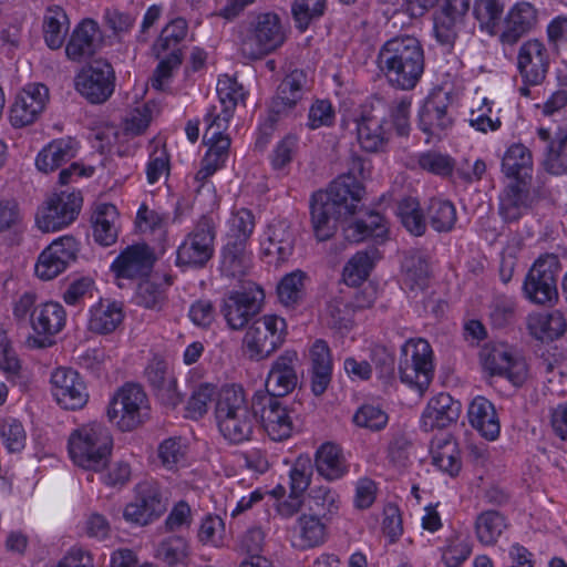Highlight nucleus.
<instances>
[{"label": "nucleus", "instance_id": "obj_1", "mask_svg": "<svg viewBox=\"0 0 567 567\" xmlns=\"http://www.w3.org/2000/svg\"><path fill=\"white\" fill-rule=\"evenodd\" d=\"M367 163L360 157L351 161L348 173L338 176L326 190L313 194L311 199V223L319 241L329 239L336 231L337 220L352 215L364 196L359 181L365 177Z\"/></svg>", "mask_w": 567, "mask_h": 567}, {"label": "nucleus", "instance_id": "obj_2", "mask_svg": "<svg viewBox=\"0 0 567 567\" xmlns=\"http://www.w3.org/2000/svg\"><path fill=\"white\" fill-rule=\"evenodd\" d=\"M377 64L392 86L413 90L424 73L423 47L415 37L391 38L380 48Z\"/></svg>", "mask_w": 567, "mask_h": 567}, {"label": "nucleus", "instance_id": "obj_3", "mask_svg": "<svg viewBox=\"0 0 567 567\" xmlns=\"http://www.w3.org/2000/svg\"><path fill=\"white\" fill-rule=\"evenodd\" d=\"M257 411L246 399L241 385L228 384L218 391L215 404L217 427L225 440L233 444L249 441L254 433Z\"/></svg>", "mask_w": 567, "mask_h": 567}, {"label": "nucleus", "instance_id": "obj_4", "mask_svg": "<svg viewBox=\"0 0 567 567\" xmlns=\"http://www.w3.org/2000/svg\"><path fill=\"white\" fill-rule=\"evenodd\" d=\"M112 446L110 431L97 422L75 429L68 441L71 460L78 466L90 471H101L106 465Z\"/></svg>", "mask_w": 567, "mask_h": 567}, {"label": "nucleus", "instance_id": "obj_5", "mask_svg": "<svg viewBox=\"0 0 567 567\" xmlns=\"http://www.w3.org/2000/svg\"><path fill=\"white\" fill-rule=\"evenodd\" d=\"M286 337V320L277 315H264L248 327L243 339V349L250 360L261 361L276 352Z\"/></svg>", "mask_w": 567, "mask_h": 567}, {"label": "nucleus", "instance_id": "obj_6", "mask_svg": "<svg viewBox=\"0 0 567 567\" xmlns=\"http://www.w3.org/2000/svg\"><path fill=\"white\" fill-rule=\"evenodd\" d=\"M400 379L411 388L424 393L434 377L433 350L422 338L409 339L401 347Z\"/></svg>", "mask_w": 567, "mask_h": 567}, {"label": "nucleus", "instance_id": "obj_7", "mask_svg": "<svg viewBox=\"0 0 567 567\" xmlns=\"http://www.w3.org/2000/svg\"><path fill=\"white\" fill-rule=\"evenodd\" d=\"M480 363L485 373L508 380L513 385H522L528 377L525 358L509 344L487 342L478 352Z\"/></svg>", "mask_w": 567, "mask_h": 567}, {"label": "nucleus", "instance_id": "obj_8", "mask_svg": "<svg viewBox=\"0 0 567 567\" xmlns=\"http://www.w3.org/2000/svg\"><path fill=\"white\" fill-rule=\"evenodd\" d=\"M150 405L141 385L125 383L112 396L107 406V417L122 431H132L148 416Z\"/></svg>", "mask_w": 567, "mask_h": 567}, {"label": "nucleus", "instance_id": "obj_9", "mask_svg": "<svg viewBox=\"0 0 567 567\" xmlns=\"http://www.w3.org/2000/svg\"><path fill=\"white\" fill-rule=\"evenodd\" d=\"M284 42L279 18L275 13H260L245 28L240 49L249 59H258L276 50Z\"/></svg>", "mask_w": 567, "mask_h": 567}, {"label": "nucleus", "instance_id": "obj_10", "mask_svg": "<svg viewBox=\"0 0 567 567\" xmlns=\"http://www.w3.org/2000/svg\"><path fill=\"white\" fill-rule=\"evenodd\" d=\"M167 509V498L156 481L140 482L134 488V498L126 504L123 517L127 523L147 526L157 520Z\"/></svg>", "mask_w": 567, "mask_h": 567}, {"label": "nucleus", "instance_id": "obj_11", "mask_svg": "<svg viewBox=\"0 0 567 567\" xmlns=\"http://www.w3.org/2000/svg\"><path fill=\"white\" fill-rule=\"evenodd\" d=\"M83 197L80 190L52 194L37 214V226L44 233L55 231L72 224L80 214Z\"/></svg>", "mask_w": 567, "mask_h": 567}, {"label": "nucleus", "instance_id": "obj_12", "mask_svg": "<svg viewBox=\"0 0 567 567\" xmlns=\"http://www.w3.org/2000/svg\"><path fill=\"white\" fill-rule=\"evenodd\" d=\"M560 271L559 259L555 254L542 255L528 271L524 281L525 297L539 305L557 298V277Z\"/></svg>", "mask_w": 567, "mask_h": 567}, {"label": "nucleus", "instance_id": "obj_13", "mask_svg": "<svg viewBox=\"0 0 567 567\" xmlns=\"http://www.w3.org/2000/svg\"><path fill=\"white\" fill-rule=\"evenodd\" d=\"M115 87L113 66L102 59L93 60L75 76V89L93 104L104 103Z\"/></svg>", "mask_w": 567, "mask_h": 567}, {"label": "nucleus", "instance_id": "obj_14", "mask_svg": "<svg viewBox=\"0 0 567 567\" xmlns=\"http://www.w3.org/2000/svg\"><path fill=\"white\" fill-rule=\"evenodd\" d=\"M252 405L268 436L276 442L289 439L293 431L290 412L282 404L280 398L268 392L256 391L252 395Z\"/></svg>", "mask_w": 567, "mask_h": 567}, {"label": "nucleus", "instance_id": "obj_15", "mask_svg": "<svg viewBox=\"0 0 567 567\" xmlns=\"http://www.w3.org/2000/svg\"><path fill=\"white\" fill-rule=\"evenodd\" d=\"M262 300V289L250 281L246 282L240 290L230 291L221 307V313L229 328L243 329L259 312Z\"/></svg>", "mask_w": 567, "mask_h": 567}, {"label": "nucleus", "instance_id": "obj_16", "mask_svg": "<svg viewBox=\"0 0 567 567\" xmlns=\"http://www.w3.org/2000/svg\"><path fill=\"white\" fill-rule=\"evenodd\" d=\"M65 322L66 312L61 303L47 301L38 305L30 315L34 336L28 338V344L37 349L51 347L53 337L63 330Z\"/></svg>", "mask_w": 567, "mask_h": 567}, {"label": "nucleus", "instance_id": "obj_17", "mask_svg": "<svg viewBox=\"0 0 567 567\" xmlns=\"http://www.w3.org/2000/svg\"><path fill=\"white\" fill-rule=\"evenodd\" d=\"M300 367L298 352L293 349L285 350L272 361L266 377V389L261 391L277 398L288 395L298 385Z\"/></svg>", "mask_w": 567, "mask_h": 567}, {"label": "nucleus", "instance_id": "obj_18", "mask_svg": "<svg viewBox=\"0 0 567 567\" xmlns=\"http://www.w3.org/2000/svg\"><path fill=\"white\" fill-rule=\"evenodd\" d=\"M52 395L65 410L82 409L89 400V392L83 378L70 368H58L51 374Z\"/></svg>", "mask_w": 567, "mask_h": 567}, {"label": "nucleus", "instance_id": "obj_19", "mask_svg": "<svg viewBox=\"0 0 567 567\" xmlns=\"http://www.w3.org/2000/svg\"><path fill=\"white\" fill-rule=\"evenodd\" d=\"M549 69V52L538 39L523 42L517 52V70L524 84L539 85Z\"/></svg>", "mask_w": 567, "mask_h": 567}, {"label": "nucleus", "instance_id": "obj_20", "mask_svg": "<svg viewBox=\"0 0 567 567\" xmlns=\"http://www.w3.org/2000/svg\"><path fill=\"white\" fill-rule=\"evenodd\" d=\"M451 94L442 89L432 91L419 112L420 128L430 136L440 137L452 126Z\"/></svg>", "mask_w": 567, "mask_h": 567}, {"label": "nucleus", "instance_id": "obj_21", "mask_svg": "<svg viewBox=\"0 0 567 567\" xmlns=\"http://www.w3.org/2000/svg\"><path fill=\"white\" fill-rule=\"evenodd\" d=\"M470 6L471 0H435L434 33L440 43L453 44Z\"/></svg>", "mask_w": 567, "mask_h": 567}, {"label": "nucleus", "instance_id": "obj_22", "mask_svg": "<svg viewBox=\"0 0 567 567\" xmlns=\"http://www.w3.org/2000/svg\"><path fill=\"white\" fill-rule=\"evenodd\" d=\"M49 100V91L45 85L28 84L18 93L10 110V122L16 127L32 124L43 112Z\"/></svg>", "mask_w": 567, "mask_h": 567}, {"label": "nucleus", "instance_id": "obj_23", "mask_svg": "<svg viewBox=\"0 0 567 567\" xmlns=\"http://www.w3.org/2000/svg\"><path fill=\"white\" fill-rule=\"evenodd\" d=\"M157 256L153 250H122L111 264L117 286L123 287L122 279L135 280L148 277L153 270Z\"/></svg>", "mask_w": 567, "mask_h": 567}, {"label": "nucleus", "instance_id": "obj_24", "mask_svg": "<svg viewBox=\"0 0 567 567\" xmlns=\"http://www.w3.org/2000/svg\"><path fill=\"white\" fill-rule=\"evenodd\" d=\"M462 405L449 393L433 396L422 412L420 425L425 432L445 429L455 423L461 414Z\"/></svg>", "mask_w": 567, "mask_h": 567}, {"label": "nucleus", "instance_id": "obj_25", "mask_svg": "<svg viewBox=\"0 0 567 567\" xmlns=\"http://www.w3.org/2000/svg\"><path fill=\"white\" fill-rule=\"evenodd\" d=\"M537 10L532 3L527 1L515 3L505 16L499 41L506 45L515 44L537 24Z\"/></svg>", "mask_w": 567, "mask_h": 567}, {"label": "nucleus", "instance_id": "obj_26", "mask_svg": "<svg viewBox=\"0 0 567 567\" xmlns=\"http://www.w3.org/2000/svg\"><path fill=\"white\" fill-rule=\"evenodd\" d=\"M530 205V183L509 182L499 196V214L505 221L518 220Z\"/></svg>", "mask_w": 567, "mask_h": 567}, {"label": "nucleus", "instance_id": "obj_27", "mask_svg": "<svg viewBox=\"0 0 567 567\" xmlns=\"http://www.w3.org/2000/svg\"><path fill=\"white\" fill-rule=\"evenodd\" d=\"M468 421L484 439L494 441L499 436L501 423L494 404L484 396H476L468 406Z\"/></svg>", "mask_w": 567, "mask_h": 567}, {"label": "nucleus", "instance_id": "obj_28", "mask_svg": "<svg viewBox=\"0 0 567 567\" xmlns=\"http://www.w3.org/2000/svg\"><path fill=\"white\" fill-rule=\"evenodd\" d=\"M389 229L384 218L375 213H370L363 219L350 221L343 227V236L350 244H360L372 240L382 245Z\"/></svg>", "mask_w": 567, "mask_h": 567}, {"label": "nucleus", "instance_id": "obj_29", "mask_svg": "<svg viewBox=\"0 0 567 567\" xmlns=\"http://www.w3.org/2000/svg\"><path fill=\"white\" fill-rule=\"evenodd\" d=\"M79 144L74 138H56L45 145L35 157V166L40 172L51 173L64 163L74 158Z\"/></svg>", "mask_w": 567, "mask_h": 567}, {"label": "nucleus", "instance_id": "obj_30", "mask_svg": "<svg viewBox=\"0 0 567 567\" xmlns=\"http://www.w3.org/2000/svg\"><path fill=\"white\" fill-rule=\"evenodd\" d=\"M315 466L318 474L328 481L340 480L349 472V463L342 449L331 442L318 447L315 454Z\"/></svg>", "mask_w": 567, "mask_h": 567}, {"label": "nucleus", "instance_id": "obj_31", "mask_svg": "<svg viewBox=\"0 0 567 567\" xmlns=\"http://www.w3.org/2000/svg\"><path fill=\"white\" fill-rule=\"evenodd\" d=\"M527 329L536 340L550 342L565 333L567 323L565 317L558 310L533 312L527 317Z\"/></svg>", "mask_w": 567, "mask_h": 567}, {"label": "nucleus", "instance_id": "obj_32", "mask_svg": "<svg viewBox=\"0 0 567 567\" xmlns=\"http://www.w3.org/2000/svg\"><path fill=\"white\" fill-rule=\"evenodd\" d=\"M118 212L115 205L109 203L97 204L93 210L91 223L93 237L101 246H112L118 236Z\"/></svg>", "mask_w": 567, "mask_h": 567}, {"label": "nucleus", "instance_id": "obj_33", "mask_svg": "<svg viewBox=\"0 0 567 567\" xmlns=\"http://www.w3.org/2000/svg\"><path fill=\"white\" fill-rule=\"evenodd\" d=\"M502 171L509 182L530 183L533 157L529 150L519 143L511 145L503 156Z\"/></svg>", "mask_w": 567, "mask_h": 567}, {"label": "nucleus", "instance_id": "obj_34", "mask_svg": "<svg viewBox=\"0 0 567 567\" xmlns=\"http://www.w3.org/2000/svg\"><path fill=\"white\" fill-rule=\"evenodd\" d=\"M303 83L305 75L299 71L291 72L282 80L270 109L271 113L276 115V117H271L272 122L277 121V117L280 115L291 111L302 99Z\"/></svg>", "mask_w": 567, "mask_h": 567}, {"label": "nucleus", "instance_id": "obj_35", "mask_svg": "<svg viewBox=\"0 0 567 567\" xmlns=\"http://www.w3.org/2000/svg\"><path fill=\"white\" fill-rule=\"evenodd\" d=\"M256 225L255 216L250 209L234 208L226 221L225 248H239L249 244Z\"/></svg>", "mask_w": 567, "mask_h": 567}, {"label": "nucleus", "instance_id": "obj_36", "mask_svg": "<svg viewBox=\"0 0 567 567\" xmlns=\"http://www.w3.org/2000/svg\"><path fill=\"white\" fill-rule=\"evenodd\" d=\"M99 31V24L92 19H84L80 22L65 47L68 59L79 62L93 54Z\"/></svg>", "mask_w": 567, "mask_h": 567}, {"label": "nucleus", "instance_id": "obj_37", "mask_svg": "<svg viewBox=\"0 0 567 567\" xmlns=\"http://www.w3.org/2000/svg\"><path fill=\"white\" fill-rule=\"evenodd\" d=\"M385 118L364 115L357 123V138L367 152L382 151L389 140V130L384 127Z\"/></svg>", "mask_w": 567, "mask_h": 567}, {"label": "nucleus", "instance_id": "obj_38", "mask_svg": "<svg viewBox=\"0 0 567 567\" xmlns=\"http://www.w3.org/2000/svg\"><path fill=\"white\" fill-rule=\"evenodd\" d=\"M207 140V152L205 153L200 168L195 175V181L203 186L204 182L226 165L229 157L230 138L214 137Z\"/></svg>", "mask_w": 567, "mask_h": 567}, {"label": "nucleus", "instance_id": "obj_39", "mask_svg": "<svg viewBox=\"0 0 567 567\" xmlns=\"http://www.w3.org/2000/svg\"><path fill=\"white\" fill-rule=\"evenodd\" d=\"M173 285V277L165 275L163 282L155 279L142 280L136 288V305L153 311H162L167 303V289Z\"/></svg>", "mask_w": 567, "mask_h": 567}, {"label": "nucleus", "instance_id": "obj_40", "mask_svg": "<svg viewBox=\"0 0 567 567\" xmlns=\"http://www.w3.org/2000/svg\"><path fill=\"white\" fill-rule=\"evenodd\" d=\"M123 317L122 308L116 302L100 301L90 309L89 329L99 334L111 333Z\"/></svg>", "mask_w": 567, "mask_h": 567}, {"label": "nucleus", "instance_id": "obj_41", "mask_svg": "<svg viewBox=\"0 0 567 567\" xmlns=\"http://www.w3.org/2000/svg\"><path fill=\"white\" fill-rule=\"evenodd\" d=\"M537 137L544 144V166L547 172L554 175H560L567 169V153L565 143L567 140H553L549 130L539 127Z\"/></svg>", "mask_w": 567, "mask_h": 567}, {"label": "nucleus", "instance_id": "obj_42", "mask_svg": "<svg viewBox=\"0 0 567 567\" xmlns=\"http://www.w3.org/2000/svg\"><path fill=\"white\" fill-rule=\"evenodd\" d=\"M403 284L410 290H423L430 279V265L419 250H408L402 261Z\"/></svg>", "mask_w": 567, "mask_h": 567}, {"label": "nucleus", "instance_id": "obj_43", "mask_svg": "<svg viewBox=\"0 0 567 567\" xmlns=\"http://www.w3.org/2000/svg\"><path fill=\"white\" fill-rule=\"evenodd\" d=\"M295 533L293 546L300 549L320 546L326 540V525L316 515H301Z\"/></svg>", "mask_w": 567, "mask_h": 567}, {"label": "nucleus", "instance_id": "obj_44", "mask_svg": "<svg viewBox=\"0 0 567 567\" xmlns=\"http://www.w3.org/2000/svg\"><path fill=\"white\" fill-rule=\"evenodd\" d=\"M75 258L74 250H42L35 262L34 272L41 280H52Z\"/></svg>", "mask_w": 567, "mask_h": 567}, {"label": "nucleus", "instance_id": "obj_45", "mask_svg": "<svg viewBox=\"0 0 567 567\" xmlns=\"http://www.w3.org/2000/svg\"><path fill=\"white\" fill-rule=\"evenodd\" d=\"M69 29L70 21L65 11L58 6L48 8L43 19V33L45 44L51 50L62 47Z\"/></svg>", "mask_w": 567, "mask_h": 567}, {"label": "nucleus", "instance_id": "obj_46", "mask_svg": "<svg viewBox=\"0 0 567 567\" xmlns=\"http://www.w3.org/2000/svg\"><path fill=\"white\" fill-rule=\"evenodd\" d=\"M148 159L145 164L146 181L150 185L166 179L171 172V157L165 144L159 138L150 142Z\"/></svg>", "mask_w": 567, "mask_h": 567}, {"label": "nucleus", "instance_id": "obj_47", "mask_svg": "<svg viewBox=\"0 0 567 567\" xmlns=\"http://www.w3.org/2000/svg\"><path fill=\"white\" fill-rule=\"evenodd\" d=\"M188 31L187 21L176 18L167 23L153 44V52L157 58L166 53H181L179 43L186 38Z\"/></svg>", "mask_w": 567, "mask_h": 567}, {"label": "nucleus", "instance_id": "obj_48", "mask_svg": "<svg viewBox=\"0 0 567 567\" xmlns=\"http://www.w3.org/2000/svg\"><path fill=\"white\" fill-rule=\"evenodd\" d=\"M378 252L379 250H358L343 269L344 282L357 286L364 281L374 267L375 260L380 258Z\"/></svg>", "mask_w": 567, "mask_h": 567}, {"label": "nucleus", "instance_id": "obj_49", "mask_svg": "<svg viewBox=\"0 0 567 567\" xmlns=\"http://www.w3.org/2000/svg\"><path fill=\"white\" fill-rule=\"evenodd\" d=\"M506 528L507 520L505 516L497 511L483 512L476 518V536L484 545L495 544Z\"/></svg>", "mask_w": 567, "mask_h": 567}, {"label": "nucleus", "instance_id": "obj_50", "mask_svg": "<svg viewBox=\"0 0 567 567\" xmlns=\"http://www.w3.org/2000/svg\"><path fill=\"white\" fill-rule=\"evenodd\" d=\"M504 11L503 0H475L473 13L482 31L499 35V21Z\"/></svg>", "mask_w": 567, "mask_h": 567}, {"label": "nucleus", "instance_id": "obj_51", "mask_svg": "<svg viewBox=\"0 0 567 567\" xmlns=\"http://www.w3.org/2000/svg\"><path fill=\"white\" fill-rule=\"evenodd\" d=\"M306 278V272L299 269L284 276L277 286V295L281 305L293 308L301 302L305 296Z\"/></svg>", "mask_w": 567, "mask_h": 567}, {"label": "nucleus", "instance_id": "obj_52", "mask_svg": "<svg viewBox=\"0 0 567 567\" xmlns=\"http://www.w3.org/2000/svg\"><path fill=\"white\" fill-rule=\"evenodd\" d=\"M432 463L443 473L455 476L461 470V457L457 444L452 440H444L442 444L432 449Z\"/></svg>", "mask_w": 567, "mask_h": 567}, {"label": "nucleus", "instance_id": "obj_53", "mask_svg": "<svg viewBox=\"0 0 567 567\" xmlns=\"http://www.w3.org/2000/svg\"><path fill=\"white\" fill-rule=\"evenodd\" d=\"M494 102L487 97H477L473 101L468 123L480 132L496 131L501 126L498 117H493Z\"/></svg>", "mask_w": 567, "mask_h": 567}, {"label": "nucleus", "instance_id": "obj_54", "mask_svg": "<svg viewBox=\"0 0 567 567\" xmlns=\"http://www.w3.org/2000/svg\"><path fill=\"white\" fill-rule=\"evenodd\" d=\"M396 215L410 234L414 236L424 234L426 224L416 199L411 197L402 199L398 205Z\"/></svg>", "mask_w": 567, "mask_h": 567}, {"label": "nucleus", "instance_id": "obj_55", "mask_svg": "<svg viewBox=\"0 0 567 567\" xmlns=\"http://www.w3.org/2000/svg\"><path fill=\"white\" fill-rule=\"evenodd\" d=\"M188 543L179 535L164 538L157 546L156 557L168 566L182 564L188 556Z\"/></svg>", "mask_w": 567, "mask_h": 567}, {"label": "nucleus", "instance_id": "obj_56", "mask_svg": "<svg viewBox=\"0 0 567 567\" xmlns=\"http://www.w3.org/2000/svg\"><path fill=\"white\" fill-rule=\"evenodd\" d=\"M429 218L436 231H449L455 225L456 208L450 200L434 198L429 206Z\"/></svg>", "mask_w": 567, "mask_h": 567}, {"label": "nucleus", "instance_id": "obj_57", "mask_svg": "<svg viewBox=\"0 0 567 567\" xmlns=\"http://www.w3.org/2000/svg\"><path fill=\"white\" fill-rule=\"evenodd\" d=\"M252 260L248 250H223L220 271L229 278L246 276L251 268Z\"/></svg>", "mask_w": 567, "mask_h": 567}, {"label": "nucleus", "instance_id": "obj_58", "mask_svg": "<svg viewBox=\"0 0 567 567\" xmlns=\"http://www.w3.org/2000/svg\"><path fill=\"white\" fill-rule=\"evenodd\" d=\"M215 395H218L214 383L203 382L193 385L187 401V411L193 419L202 417L207 413L208 406Z\"/></svg>", "mask_w": 567, "mask_h": 567}, {"label": "nucleus", "instance_id": "obj_59", "mask_svg": "<svg viewBox=\"0 0 567 567\" xmlns=\"http://www.w3.org/2000/svg\"><path fill=\"white\" fill-rule=\"evenodd\" d=\"M234 110L224 106H212L205 117L206 124L205 138L214 137H228L224 132L228 128L230 120L233 118Z\"/></svg>", "mask_w": 567, "mask_h": 567}, {"label": "nucleus", "instance_id": "obj_60", "mask_svg": "<svg viewBox=\"0 0 567 567\" xmlns=\"http://www.w3.org/2000/svg\"><path fill=\"white\" fill-rule=\"evenodd\" d=\"M216 92L219 99V103L224 107L235 110L239 102H243L246 96V92L236 79L224 74L218 78Z\"/></svg>", "mask_w": 567, "mask_h": 567}, {"label": "nucleus", "instance_id": "obj_61", "mask_svg": "<svg viewBox=\"0 0 567 567\" xmlns=\"http://www.w3.org/2000/svg\"><path fill=\"white\" fill-rule=\"evenodd\" d=\"M326 9V0H295L292 14L297 27L305 31L313 19L321 17Z\"/></svg>", "mask_w": 567, "mask_h": 567}, {"label": "nucleus", "instance_id": "obj_62", "mask_svg": "<svg viewBox=\"0 0 567 567\" xmlns=\"http://www.w3.org/2000/svg\"><path fill=\"white\" fill-rule=\"evenodd\" d=\"M186 450L179 437H169L159 444L158 458L164 467L174 470L185 463Z\"/></svg>", "mask_w": 567, "mask_h": 567}, {"label": "nucleus", "instance_id": "obj_63", "mask_svg": "<svg viewBox=\"0 0 567 567\" xmlns=\"http://www.w3.org/2000/svg\"><path fill=\"white\" fill-rule=\"evenodd\" d=\"M0 436L9 453L21 452L25 446L27 434L24 427L16 419H7L2 422Z\"/></svg>", "mask_w": 567, "mask_h": 567}, {"label": "nucleus", "instance_id": "obj_64", "mask_svg": "<svg viewBox=\"0 0 567 567\" xmlns=\"http://www.w3.org/2000/svg\"><path fill=\"white\" fill-rule=\"evenodd\" d=\"M312 472L313 467L310 457H298L289 471L290 492L302 495L310 485Z\"/></svg>", "mask_w": 567, "mask_h": 567}]
</instances>
